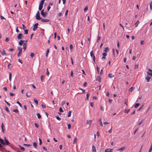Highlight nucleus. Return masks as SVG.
Returning <instances> with one entry per match:
<instances>
[{
	"label": "nucleus",
	"mask_w": 152,
	"mask_h": 152,
	"mask_svg": "<svg viewBox=\"0 0 152 152\" xmlns=\"http://www.w3.org/2000/svg\"><path fill=\"white\" fill-rule=\"evenodd\" d=\"M1 143L4 146L5 145H9L10 147H11L12 148V146L13 145L12 144H10V142H9V141H8V140H6V141H5V142H4L3 140H1Z\"/></svg>",
	"instance_id": "1"
},
{
	"label": "nucleus",
	"mask_w": 152,
	"mask_h": 152,
	"mask_svg": "<svg viewBox=\"0 0 152 152\" xmlns=\"http://www.w3.org/2000/svg\"><path fill=\"white\" fill-rule=\"evenodd\" d=\"M18 50L19 52L18 54V57H19L22 53V48L21 47L19 46L18 47Z\"/></svg>",
	"instance_id": "2"
},
{
	"label": "nucleus",
	"mask_w": 152,
	"mask_h": 152,
	"mask_svg": "<svg viewBox=\"0 0 152 152\" xmlns=\"http://www.w3.org/2000/svg\"><path fill=\"white\" fill-rule=\"evenodd\" d=\"M36 18L37 20H41V18L40 16L39 12V11H37L36 16Z\"/></svg>",
	"instance_id": "3"
},
{
	"label": "nucleus",
	"mask_w": 152,
	"mask_h": 152,
	"mask_svg": "<svg viewBox=\"0 0 152 152\" xmlns=\"http://www.w3.org/2000/svg\"><path fill=\"white\" fill-rule=\"evenodd\" d=\"M41 14L42 16L44 17L45 18L46 17L47 13L46 12H44V10H41Z\"/></svg>",
	"instance_id": "4"
},
{
	"label": "nucleus",
	"mask_w": 152,
	"mask_h": 152,
	"mask_svg": "<svg viewBox=\"0 0 152 152\" xmlns=\"http://www.w3.org/2000/svg\"><path fill=\"white\" fill-rule=\"evenodd\" d=\"M38 24H39L38 23H37L35 24L34 25V27L33 28V29L34 31H35L37 29V28H38Z\"/></svg>",
	"instance_id": "5"
},
{
	"label": "nucleus",
	"mask_w": 152,
	"mask_h": 152,
	"mask_svg": "<svg viewBox=\"0 0 152 152\" xmlns=\"http://www.w3.org/2000/svg\"><path fill=\"white\" fill-rule=\"evenodd\" d=\"M148 70L149 72L147 71V74L148 75L152 76V70L151 69H148Z\"/></svg>",
	"instance_id": "6"
},
{
	"label": "nucleus",
	"mask_w": 152,
	"mask_h": 152,
	"mask_svg": "<svg viewBox=\"0 0 152 152\" xmlns=\"http://www.w3.org/2000/svg\"><path fill=\"white\" fill-rule=\"evenodd\" d=\"M27 40L26 41V42L24 43L23 45V48L25 50H26V49L27 43L26 42H27Z\"/></svg>",
	"instance_id": "7"
},
{
	"label": "nucleus",
	"mask_w": 152,
	"mask_h": 152,
	"mask_svg": "<svg viewBox=\"0 0 152 152\" xmlns=\"http://www.w3.org/2000/svg\"><path fill=\"white\" fill-rule=\"evenodd\" d=\"M23 37V36L22 34L21 33H19L18 35V36L17 37V38L18 39H22Z\"/></svg>",
	"instance_id": "8"
},
{
	"label": "nucleus",
	"mask_w": 152,
	"mask_h": 152,
	"mask_svg": "<svg viewBox=\"0 0 152 152\" xmlns=\"http://www.w3.org/2000/svg\"><path fill=\"white\" fill-rule=\"evenodd\" d=\"M1 129H2V132L3 133H5L4 129V125L3 123H2L1 125Z\"/></svg>",
	"instance_id": "9"
},
{
	"label": "nucleus",
	"mask_w": 152,
	"mask_h": 152,
	"mask_svg": "<svg viewBox=\"0 0 152 152\" xmlns=\"http://www.w3.org/2000/svg\"><path fill=\"white\" fill-rule=\"evenodd\" d=\"M41 20L43 22H48L50 20L49 19H45L42 18Z\"/></svg>",
	"instance_id": "10"
},
{
	"label": "nucleus",
	"mask_w": 152,
	"mask_h": 152,
	"mask_svg": "<svg viewBox=\"0 0 152 152\" xmlns=\"http://www.w3.org/2000/svg\"><path fill=\"white\" fill-rule=\"evenodd\" d=\"M113 149H107L105 151V152H113Z\"/></svg>",
	"instance_id": "11"
},
{
	"label": "nucleus",
	"mask_w": 152,
	"mask_h": 152,
	"mask_svg": "<svg viewBox=\"0 0 152 152\" xmlns=\"http://www.w3.org/2000/svg\"><path fill=\"white\" fill-rule=\"evenodd\" d=\"M43 4H39V10H42L43 7Z\"/></svg>",
	"instance_id": "12"
},
{
	"label": "nucleus",
	"mask_w": 152,
	"mask_h": 152,
	"mask_svg": "<svg viewBox=\"0 0 152 152\" xmlns=\"http://www.w3.org/2000/svg\"><path fill=\"white\" fill-rule=\"evenodd\" d=\"M151 78V77L149 76L148 75H147L146 76V77H145V79L147 81V82H149V80Z\"/></svg>",
	"instance_id": "13"
},
{
	"label": "nucleus",
	"mask_w": 152,
	"mask_h": 152,
	"mask_svg": "<svg viewBox=\"0 0 152 152\" xmlns=\"http://www.w3.org/2000/svg\"><path fill=\"white\" fill-rule=\"evenodd\" d=\"M96 80L98 81L99 82H101V77L100 76H98L97 77Z\"/></svg>",
	"instance_id": "14"
},
{
	"label": "nucleus",
	"mask_w": 152,
	"mask_h": 152,
	"mask_svg": "<svg viewBox=\"0 0 152 152\" xmlns=\"http://www.w3.org/2000/svg\"><path fill=\"white\" fill-rule=\"evenodd\" d=\"M24 41H25L23 40H21L19 42V45H23Z\"/></svg>",
	"instance_id": "15"
},
{
	"label": "nucleus",
	"mask_w": 152,
	"mask_h": 152,
	"mask_svg": "<svg viewBox=\"0 0 152 152\" xmlns=\"http://www.w3.org/2000/svg\"><path fill=\"white\" fill-rule=\"evenodd\" d=\"M91 122H92V120H87V124L89 125L90 126L91 124Z\"/></svg>",
	"instance_id": "16"
},
{
	"label": "nucleus",
	"mask_w": 152,
	"mask_h": 152,
	"mask_svg": "<svg viewBox=\"0 0 152 152\" xmlns=\"http://www.w3.org/2000/svg\"><path fill=\"white\" fill-rule=\"evenodd\" d=\"M134 88L132 87H131L130 88L129 90H128V91L129 92H132V91L133 90H134Z\"/></svg>",
	"instance_id": "17"
},
{
	"label": "nucleus",
	"mask_w": 152,
	"mask_h": 152,
	"mask_svg": "<svg viewBox=\"0 0 152 152\" xmlns=\"http://www.w3.org/2000/svg\"><path fill=\"white\" fill-rule=\"evenodd\" d=\"M12 77V74L10 72L9 73V80L10 81H11V79Z\"/></svg>",
	"instance_id": "18"
},
{
	"label": "nucleus",
	"mask_w": 152,
	"mask_h": 152,
	"mask_svg": "<svg viewBox=\"0 0 152 152\" xmlns=\"http://www.w3.org/2000/svg\"><path fill=\"white\" fill-rule=\"evenodd\" d=\"M92 148L93 152L96 151V148L94 145H93L92 146Z\"/></svg>",
	"instance_id": "19"
},
{
	"label": "nucleus",
	"mask_w": 152,
	"mask_h": 152,
	"mask_svg": "<svg viewBox=\"0 0 152 152\" xmlns=\"http://www.w3.org/2000/svg\"><path fill=\"white\" fill-rule=\"evenodd\" d=\"M109 50V49L108 47H106L104 48V51L105 53H107V51Z\"/></svg>",
	"instance_id": "20"
},
{
	"label": "nucleus",
	"mask_w": 152,
	"mask_h": 152,
	"mask_svg": "<svg viewBox=\"0 0 152 152\" xmlns=\"http://www.w3.org/2000/svg\"><path fill=\"white\" fill-rule=\"evenodd\" d=\"M33 145L35 148H37V143L36 142H34L33 143Z\"/></svg>",
	"instance_id": "21"
},
{
	"label": "nucleus",
	"mask_w": 152,
	"mask_h": 152,
	"mask_svg": "<svg viewBox=\"0 0 152 152\" xmlns=\"http://www.w3.org/2000/svg\"><path fill=\"white\" fill-rule=\"evenodd\" d=\"M130 110V109H125L124 110V111L125 113H128L129 112V111Z\"/></svg>",
	"instance_id": "22"
},
{
	"label": "nucleus",
	"mask_w": 152,
	"mask_h": 152,
	"mask_svg": "<svg viewBox=\"0 0 152 152\" xmlns=\"http://www.w3.org/2000/svg\"><path fill=\"white\" fill-rule=\"evenodd\" d=\"M90 56L91 57H93L94 55L93 53V50H92L90 53Z\"/></svg>",
	"instance_id": "23"
},
{
	"label": "nucleus",
	"mask_w": 152,
	"mask_h": 152,
	"mask_svg": "<svg viewBox=\"0 0 152 152\" xmlns=\"http://www.w3.org/2000/svg\"><path fill=\"white\" fill-rule=\"evenodd\" d=\"M140 22L138 20L137 21V22L135 23V25L136 27H137L138 26V24Z\"/></svg>",
	"instance_id": "24"
},
{
	"label": "nucleus",
	"mask_w": 152,
	"mask_h": 152,
	"mask_svg": "<svg viewBox=\"0 0 152 152\" xmlns=\"http://www.w3.org/2000/svg\"><path fill=\"white\" fill-rule=\"evenodd\" d=\"M49 52V49H48L47 50L46 54V57H47L48 55V53Z\"/></svg>",
	"instance_id": "25"
},
{
	"label": "nucleus",
	"mask_w": 152,
	"mask_h": 152,
	"mask_svg": "<svg viewBox=\"0 0 152 152\" xmlns=\"http://www.w3.org/2000/svg\"><path fill=\"white\" fill-rule=\"evenodd\" d=\"M36 114L38 118H41V115L39 113H37Z\"/></svg>",
	"instance_id": "26"
},
{
	"label": "nucleus",
	"mask_w": 152,
	"mask_h": 152,
	"mask_svg": "<svg viewBox=\"0 0 152 152\" xmlns=\"http://www.w3.org/2000/svg\"><path fill=\"white\" fill-rule=\"evenodd\" d=\"M125 148V147H123L118 149V151H121L124 150Z\"/></svg>",
	"instance_id": "27"
},
{
	"label": "nucleus",
	"mask_w": 152,
	"mask_h": 152,
	"mask_svg": "<svg viewBox=\"0 0 152 152\" xmlns=\"http://www.w3.org/2000/svg\"><path fill=\"white\" fill-rule=\"evenodd\" d=\"M114 75H112V74H110L108 75V77L109 78H111L112 77H114Z\"/></svg>",
	"instance_id": "28"
},
{
	"label": "nucleus",
	"mask_w": 152,
	"mask_h": 152,
	"mask_svg": "<svg viewBox=\"0 0 152 152\" xmlns=\"http://www.w3.org/2000/svg\"><path fill=\"white\" fill-rule=\"evenodd\" d=\"M19 146V147L20 148V149L23 151H25V148H24V147H22L20 145H18Z\"/></svg>",
	"instance_id": "29"
},
{
	"label": "nucleus",
	"mask_w": 152,
	"mask_h": 152,
	"mask_svg": "<svg viewBox=\"0 0 152 152\" xmlns=\"http://www.w3.org/2000/svg\"><path fill=\"white\" fill-rule=\"evenodd\" d=\"M34 102H35V103H36L37 105H38V101L37 100H36L35 99H34Z\"/></svg>",
	"instance_id": "30"
},
{
	"label": "nucleus",
	"mask_w": 152,
	"mask_h": 152,
	"mask_svg": "<svg viewBox=\"0 0 152 152\" xmlns=\"http://www.w3.org/2000/svg\"><path fill=\"white\" fill-rule=\"evenodd\" d=\"M44 77V76L42 75L41 76V80L42 82L43 81V80Z\"/></svg>",
	"instance_id": "31"
},
{
	"label": "nucleus",
	"mask_w": 152,
	"mask_h": 152,
	"mask_svg": "<svg viewBox=\"0 0 152 152\" xmlns=\"http://www.w3.org/2000/svg\"><path fill=\"white\" fill-rule=\"evenodd\" d=\"M28 93H27L26 94V96L27 97H30L31 95V93H28Z\"/></svg>",
	"instance_id": "32"
},
{
	"label": "nucleus",
	"mask_w": 152,
	"mask_h": 152,
	"mask_svg": "<svg viewBox=\"0 0 152 152\" xmlns=\"http://www.w3.org/2000/svg\"><path fill=\"white\" fill-rule=\"evenodd\" d=\"M152 150V142L150 148L149 149L148 152H151Z\"/></svg>",
	"instance_id": "33"
},
{
	"label": "nucleus",
	"mask_w": 152,
	"mask_h": 152,
	"mask_svg": "<svg viewBox=\"0 0 152 152\" xmlns=\"http://www.w3.org/2000/svg\"><path fill=\"white\" fill-rule=\"evenodd\" d=\"M1 54L2 55H6V52L5 50H3L1 52Z\"/></svg>",
	"instance_id": "34"
},
{
	"label": "nucleus",
	"mask_w": 152,
	"mask_h": 152,
	"mask_svg": "<svg viewBox=\"0 0 152 152\" xmlns=\"http://www.w3.org/2000/svg\"><path fill=\"white\" fill-rule=\"evenodd\" d=\"M90 95V94L89 93H87L86 94V100H88V98Z\"/></svg>",
	"instance_id": "35"
},
{
	"label": "nucleus",
	"mask_w": 152,
	"mask_h": 152,
	"mask_svg": "<svg viewBox=\"0 0 152 152\" xmlns=\"http://www.w3.org/2000/svg\"><path fill=\"white\" fill-rule=\"evenodd\" d=\"M77 139L76 137L73 140V143L75 144V142H76L77 141Z\"/></svg>",
	"instance_id": "36"
},
{
	"label": "nucleus",
	"mask_w": 152,
	"mask_h": 152,
	"mask_svg": "<svg viewBox=\"0 0 152 152\" xmlns=\"http://www.w3.org/2000/svg\"><path fill=\"white\" fill-rule=\"evenodd\" d=\"M71 111H69L68 112V117H69L71 115Z\"/></svg>",
	"instance_id": "37"
},
{
	"label": "nucleus",
	"mask_w": 152,
	"mask_h": 152,
	"mask_svg": "<svg viewBox=\"0 0 152 152\" xmlns=\"http://www.w3.org/2000/svg\"><path fill=\"white\" fill-rule=\"evenodd\" d=\"M99 121H100V126H103V125L102 124V123L101 122V118H100L99 119Z\"/></svg>",
	"instance_id": "38"
},
{
	"label": "nucleus",
	"mask_w": 152,
	"mask_h": 152,
	"mask_svg": "<svg viewBox=\"0 0 152 152\" xmlns=\"http://www.w3.org/2000/svg\"><path fill=\"white\" fill-rule=\"evenodd\" d=\"M5 110H6V111L7 112H10V111L9 110L8 108L7 107H5Z\"/></svg>",
	"instance_id": "39"
},
{
	"label": "nucleus",
	"mask_w": 152,
	"mask_h": 152,
	"mask_svg": "<svg viewBox=\"0 0 152 152\" xmlns=\"http://www.w3.org/2000/svg\"><path fill=\"white\" fill-rule=\"evenodd\" d=\"M140 105V104L139 103H137L135 105H134V107L135 108H137Z\"/></svg>",
	"instance_id": "40"
},
{
	"label": "nucleus",
	"mask_w": 152,
	"mask_h": 152,
	"mask_svg": "<svg viewBox=\"0 0 152 152\" xmlns=\"http://www.w3.org/2000/svg\"><path fill=\"white\" fill-rule=\"evenodd\" d=\"M28 33V30L26 29L24 30V34H27Z\"/></svg>",
	"instance_id": "41"
},
{
	"label": "nucleus",
	"mask_w": 152,
	"mask_h": 152,
	"mask_svg": "<svg viewBox=\"0 0 152 152\" xmlns=\"http://www.w3.org/2000/svg\"><path fill=\"white\" fill-rule=\"evenodd\" d=\"M100 36H98L97 37V42H99L100 39Z\"/></svg>",
	"instance_id": "42"
},
{
	"label": "nucleus",
	"mask_w": 152,
	"mask_h": 152,
	"mask_svg": "<svg viewBox=\"0 0 152 152\" xmlns=\"http://www.w3.org/2000/svg\"><path fill=\"white\" fill-rule=\"evenodd\" d=\"M17 103L18 104L19 106H20V107H22V104H21L20 102L18 101H17Z\"/></svg>",
	"instance_id": "43"
},
{
	"label": "nucleus",
	"mask_w": 152,
	"mask_h": 152,
	"mask_svg": "<svg viewBox=\"0 0 152 152\" xmlns=\"http://www.w3.org/2000/svg\"><path fill=\"white\" fill-rule=\"evenodd\" d=\"M45 0H42L39 4L43 5Z\"/></svg>",
	"instance_id": "44"
},
{
	"label": "nucleus",
	"mask_w": 152,
	"mask_h": 152,
	"mask_svg": "<svg viewBox=\"0 0 152 152\" xmlns=\"http://www.w3.org/2000/svg\"><path fill=\"white\" fill-rule=\"evenodd\" d=\"M150 7L151 10H152V2H151L150 4Z\"/></svg>",
	"instance_id": "45"
},
{
	"label": "nucleus",
	"mask_w": 152,
	"mask_h": 152,
	"mask_svg": "<svg viewBox=\"0 0 152 152\" xmlns=\"http://www.w3.org/2000/svg\"><path fill=\"white\" fill-rule=\"evenodd\" d=\"M46 74L48 76H49V72L48 71V68L47 69V72L46 73Z\"/></svg>",
	"instance_id": "46"
},
{
	"label": "nucleus",
	"mask_w": 152,
	"mask_h": 152,
	"mask_svg": "<svg viewBox=\"0 0 152 152\" xmlns=\"http://www.w3.org/2000/svg\"><path fill=\"white\" fill-rule=\"evenodd\" d=\"M39 145H41L42 144V141L40 138H39Z\"/></svg>",
	"instance_id": "47"
},
{
	"label": "nucleus",
	"mask_w": 152,
	"mask_h": 152,
	"mask_svg": "<svg viewBox=\"0 0 152 152\" xmlns=\"http://www.w3.org/2000/svg\"><path fill=\"white\" fill-rule=\"evenodd\" d=\"M73 46L71 44L70 45V48L71 51H72L71 50L73 48Z\"/></svg>",
	"instance_id": "48"
},
{
	"label": "nucleus",
	"mask_w": 152,
	"mask_h": 152,
	"mask_svg": "<svg viewBox=\"0 0 152 152\" xmlns=\"http://www.w3.org/2000/svg\"><path fill=\"white\" fill-rule=\"evenodd\" d=\"M13 111L16 113H18L19 112L17 109H14L13 110Z\"/></svg>",
	"instance_id": "49"
},
{
	"label": "nucleus",
	"mask_w": 152,
	"mask_h": 152,
	"mask_svg": "<svg viewBox=\"0 0 152 152\" xmlns=\"http://www.w3.org/2000/svg\"><path fill=\"white\" fill-rule=\"evenodd\" d=\"M34 125L36 127H37V128H38L39 125L37 123H34Z\"/></svg>",
	"instance_id": "50"
},
{
	"label": "nucleus",
	"mask_w": 152,
	"mask_h": 152,
	"mask_svg": "<svg viewBox=\"0 0 152 152\" xmlns=\"http://www.w3.org/2000/svg\"><path fill=\"white\" fill-rule=\"evenodd\" d=\"M31 56L33 58L34 56V54L33 53H31L30 54Z\"/></svg>",
	"instance_id": "51"
},
{
	"label": "nucleus",
	"mask_w": 152,
	"mask_h": 152,
	"mask_svg": "<svg viewBox=\"0 0 152 152\" xmlns=\"http://www.w3.org/2000/svg\"><path fill=\"white\" fill-rule=\"evenodd\" d=\"M88 10V7L87 6L84 9V12H86Z\"/></svg>",
	"instance_id": "52"
},
{
	"label": "nucleus",
	"mask_w": 152,
	"mask_h": 152,
	"mask_svg": "<svg viewBox=\"0 0 152 152\" xmlns=\"http://www.w3.org/2000/svg\"><path fill=\"white\" fill-rule=\"evenodd\" d=\"M71 128V125L70 124H69L68 125V128L69 129H70Z\"/></svg>",
	"instance_id": "53"
},
{
	"label": "nucleus",
	"mask_w": 152,
	"mask_h": 152,
	"mask_svg": "<svg viewBox=\"0 0 152 152\" xmlns=\"http://www.w3.org/2000/svg\"><path fill=\"white\" fill-rule=\"evenodd\" d=\"M59 110L60 112H64V111L61 107L60 108Z\"/></svg>",
	"instance_id": "54"
},
{
	"label": "nucleus",
	"mask_w": 152,
	"mask_h": 152,
	"mask_svg": "<svg viewBox=\"0 0 152 152\" xmlns=\"http://www.w3.org/2000/svg\"><path fill=\"white\" fill-rule=\"evenodd\" d=\"M56 119L58 120H61V118L58 116H56Z\"/></svg>",
	"instance_id": "55"
},
{
	"label": "nucleus",
	"mask_w": 152,
	"mask_h": 152,
	"mask_svg": "<svg viewBox=\"0 0 152 152\" xmlns=\"http://www.w3.org/2000/svg\"><path fill=\"white\" fill-rule=\"evenodd\" d=\"M143 122V120H142L141 121H140L139 123L138 124V125H141V124Z\"/></svg>",
	"instance_id": "56"
},
{
	"label": "nucleus",
	"mask_w": 152,
	"mask_h": 152,
	"mask_svg": "<svg viewBox=\"0 0 152 152\" xmlns=\"http://www.w3.org/2000/svg\"><path fill=\"white\" fill-rule=\"evenodd\" d=\"M23 145H25L26 146H29L31 145L30 144H23Z\"/></svg>",
	"instance_id": "57"
},
{
	"label": "nucleus",
	"mask_w": 152,
	"mask_h": 152,
	"mask_svg": "<svg viewBox=\"0 0 152 152\" xmlns=\"http://www.w3.org/2000/svg\"><path fill=\"white\" fill-rule=\"evenodd\" d=\"M9 41V39L8 37H6L5 39V41L6 42H8Z\"/></svg>",
	"instance_id": "58"
},
{
	"label": "nucleus",
	"mask_w": 152,
	"mask_h": 152,
	"mask_svg": "<svg viewBox=\"0 0 152 152\" xmlns=\"http://www.w3.org/2000/svg\"><path fill=\"white\" fill-rule=\"evenodd\" d=\"M42 148H43V149L45 151H47V149L46 148L44 147V146H43L42 147Z\"/></svg>",
	"instance_id": "59"
},
{
	"label": "nucleus",
	"mask_w": 152,
	"mask_h": 152,
	"mask_svg": "<svg viewBox=\"0 0 152 152\" xmlns=\"http://www.w3.org/2000/svg\"><path fill=\"white\" fill-rule=\"evenodd\" d=\"M71 76L72 77H73V72L72 71L71 72Z\"/></svg>",
	"instance_id": "60"
},
{
	"label": "nucleus",
	"mask_w": 152,
	"mask_h": 152,
	"mask_svg": "<svg viewBox=\"0 0 152 152\" xmlns=\"http://www.w3.org/2000/svg\"><path fill=\"white\" fill-rule=\"evenodd\" d=\"M87 83L86 82L84 83L83 84V86L84 87H86L87 86Z\"/></svg>",
	"instance_id": "61"
},
{
	"label": "nucleus",
	"mask_w": 152,
	"mask_h": 152,
	"mask_svg": "<svg viewBox=\"0 0 152 152\" xmlns=\"http://www.w3.org/2000/svg\"><path fill=\"white\" fill-rule=\"evenodd\" d=\"M22 26H23V30H25V28H26V27L25 26V25L24 24H22Z\"/></svg>",
	"instance_id": "62"
},
{
	"label": "nucleus",
	"mask_w": 152,
	"mask_h": 152,
	"mask_svg": "<svg viewBox=\"0 0 152 152\" xmlns=\"http://www.w3.org/2000/svg\"><path fill=\"white\" fill-rule=\"evenodd\" d=\"M106 53H102V55L104 56H106L107 54Z\"/></svg>",
	"instance_id": "63"
},
{
	"label": "nucleus",
	"mask_w": 152,
	"mask_h": 152,
	"mask_svg": "<svg viewBox=\"0 0 152 152\" xmlns=\"http://www.w3.org/2000/svg\"><path fill=\"white\" fill-rule=\"evenodd\" d=\"M100 109L102 111H104V107L102 106H101V108Z\"/></svg>",
	"instance_id": "64"
}]
</instances>
